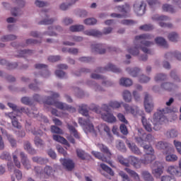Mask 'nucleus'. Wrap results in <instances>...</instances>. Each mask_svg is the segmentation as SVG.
Listing matches in <instances>:
<instances>
[{"label":"nucleus","mask_w":181,"mask_h":181,"mask_svg":"<svg viewBox=\"0 0 181 181\" xmlns=\"http://www.w3.org/2000/svg\"><path fill=\"white\" fill-rule=\"evenodd\" d=\"M92 154L97 159L102 160V162H105L106 163H108V165H110V166H111L112 168H114L112 161L111 160H110V158H108V157L107 158V157L104 156V155H103V153H101L98 151H92Z\"/></svg>","instance_id":"18"},{"label":"nucleus","mask_w":181,"mask_h":181,"mask_svg":"<svg viewBox=\"0 0 181 181\" xmlns=\"http://www.w3.org/2000/svg\"><path fill=\"white\" fill-rule=\"evenodd\" d=\"M117 160L123 165V166H126L127 168H129V157L128 158H124L122 156H117Z\"/></svg>","instance_id":"39"},{"label":"nucleus","mask_w":181,"mask_h":181,"mask_svg":"<svg viewBox=\"0 0 181 181\" xmlns=\"http://www.w3.org/2000/svg\"><path fill=\"white\" fill-rule=\"evenodd\" d=\"M153 155L152 154H145L144 155V158L141 159V163L144 165H149L154 160Z\"/></svg>","instance_id":"37"},{"label":"nucleus","mask_w":181,"mask_h":181,"mask_svg":"<svg viewBox=\"0 0 181 181\" xmlns=\"http://www.w3.org/2000/svg\"><path fill=\"white\" fill-rule=\"evenodd\" d=\"M140 30H144V32H151V30H153L155 27L152 24H144L139 27Z\"/></svg>","instance_id":"54"},{"label":"nucleus","mask_w":181,"mask_h":181,"mask_svg":"<svg viewBox=\"0 0 181 181\" xmlns=\"http://www.w3.org/2000/svg\"><path fill=\"white\" fill-rule=\"evenodd\" d=\"M90 49L93 53L104 54L106 52L107 47L104 44H92Z\"/></svg>","instance_id":"13"},{"label":"nucleus","mask_w":181,"mask_h":181,"mask_svg":"<svg viewBox=\"0 0 181 181\" xmlns=\"http://www.w3.org/2000/svg\"><path fill=\"white\" fill-rule=\"evenodd\" d=\"M151 168L152 169V174L157 179H159L163 175V165L162 163L156 161L151 164Z\"/></svg>","instance_id":"6"},{"label":"nucleus","mask_w":181,"mask_h":181,"mask_svg":"<svg viewBox=\"0 0 181 181\" xmlns=\"http://www.w3.org/2000/svg\"><path fill=\"white\" fill-rule=\"evenodd\" d=\"M20 157L23 166L27 170H29V169H32V165L30 164V160H29V158H28V156L25 152L21 151L20 152Z\"/></svg>","instance_id":"15"},{"label":"nucleus","mask_w":181,"mask_h":181,"mask_svg":"<svg viewBox=\"0 0 181 181\" xmlns=\"http://www.w3.org/2000/svg\"><path fill=\"white\" fill-rule=\"evenodd\" d=\"M152 21H156V22H159L158 25L160 28H166V23H163L166 21H170V18L168 16H160L158 14L153 15L151 17Z\"/></svg>","instance_id":"10"},{"label":"nucleus","mask_w":181,"mask_h":181,"mask_svg":"<svg viewBox=\"0 0 181 181\" xmlns=\"http://www.w3.org/2000/svg\"><path fill=\"white\" fill-rule=\"evenodd\" d=\"M144 108L146 112H151L153 110V103H152V96L148 93H145L144 97Z\"/></svg>","instance_id":"12"},{"label":"nucleus","mask_w":181,"mask_h":181,"mask_svg":"<svg viewBox=\"0 0 181 181\" xmlns=\"http://www.w3.org/2000/svg\"><path fill=\"white\" fill-rule=\"evenodd\" d=\"M162 11L163 12H168V13H176L177 12V8L172 4H164L162 6Z\"/></svg>","instance_id":"26"},{"label":"nucleus","mask_w":181,"mask_h":181,"mask_svg":"<svg viewBox=\"0 0 181 181\" xmlns=\"http://www.w3.org/2000/svg\"><path fill=\"white\" fill-rule=\"evenodd\" d=\"M98 148H99V149H100V151H101V152L107 155L108 159H111V156H112V153H111V151H110V149H108V147H107V146H105L103 144H98Z\"/></svg>","instance_id":"33"},{"label":"nucleus","mask_w":181,"mask_h":181,"mask_svg":"<svg viewBox=\"0 0 181 181\" xmlns=\"http://www.w3.org/2000/svg\"><path fill=\"white\" fill-rule=\"evenodd\" d=\"M156 148L159 151H170L172 145L166 141H160L156 144Z\"/></svg>","instance_id":"21"},{"label":"nucleus","mask_w":181,"mask_h":181,"mask_svg":"<svg viewBox=\"0 0 181 181\" xmlns=\"http://www.w3.org/2000/svg\"><path fill=\"white\" fill-rule=\"evenodd\" d=\"M6 135L7 140L8 141L11 148H16L17 142H16V139H15L13 136L9 134H6Z\"/></svg>","instance_id":"43"},{"label":"nucleus","mask_w":181,"mask_h":181,"mask_svg":"<svg viewBox=\"0 0 181 181\" xmlns=\"http://www.w3.org/2000/svg\"><path fill=\"white\" fill-rule=\"evenodd\" d=\"M116 148L118 149V151H120V152H127V147L125 146V144H124L121 140L117 141Z\"/></svg>","instance_id":"45"},{"label":"nucleus","mask_w":181,"mask_h":181,"mask_svg":"<svg viewBox=\"0 0 181 181\" xmlns=\"http://www.w3.org/2000/svg\"><path fill=\"white\" fill-rule=\"evenodd\" d=\"M86 36H93V37H100L103 36V33L98 30L91 29L86 30L83 32Z\"/></svg>","instance_id":"27"},{"label":"nucleus","mask_w":181,"mask_h":181,"mask_svg":"<svg viewBox=\"0 0 181 181\" xmlns=\"http://www.w3.org/2000/svg\"><path fill=\"white\" fill-rule=\"evenodd\" d=\"M170 112V109L169 107H165L163 109H158L156 113L153 115V129L154 131H160L162 128V124L166 121V117L165 114H169Z\"/></svg>","instance_id":"2"},{"label":"nucleus","mask_w":181,"mask_h":181,"mask_svg":"<svg viewBox=\"0 0 181 181\" xmlns=\"http://www.w3.org/2000/svg\"><path fill=\"white\" fill-rule=\"evenodd\" d=\"M105 71H112L113 73H121V69L117 68L112 64H108L105 68H98L95 70L96 73H105Z\"/></svg>","instance_id":"11"},{"label":"nucleus","mask_w":181,"mask_h":181,"mask_svg":"<svg viewBox=\"0 0 181 181\" xmlns=\"http://www.w3.org/2000/svg\"><path fill=\"white\" fill-rule=\"evenodd\" d=\"M129 165H132L135 169H141L142 166V160L135 156H129Z\"/></svg>","instance_id":"19"},{"label":"nucleus","mask_w":181,"mask_h":181,"mask_svg":"<svg viewBox=\"0 0 181 181\" xmlns=\"http://www.w3.org/2000/svg\"><path fill=\"white\" fill-rule=\"evenodd\" d=\"M32 160L33 162H35V163H39L40 165H45L48 162L47 159L40 156H34L32 158Z\"/></svg>","instance_id":"40"},{"label":"nucleus","mask_w":181,"mask_h":181,"mask_svg":"<svg viewBox=\"0 0 181 181\" xmlns=\"http://www.w3.org/2000/svg\"><path fill=\"white\" fill-rule=\"evenodd\" d=\"M48 31H45L42 33V35H45L46 36H58L59 34L57 33L54 32V30H56L59 33H63L64 29H63V27L61 25H50L47 28Z\"/></svg>","instance_id":"7"},{"label":"nucleus","mask_w":181,"mask_h":181,"mask_svg":"<svg viewBox=\"0 0 181 181\" xmlns=\"http://www.w3.org/2000/svg\"><path fill=\"white\" fill-rule=\"evenodd\" d=\"M35 52L32 49H23L19 51L18 54L16 56L17 57H28V56H30V54H33Z\"/></svg>","instance_id":"35"},{"label":"nucleus","mask_w":181,"mask_h":181,"mask_svg":"<svg viewBox=\"0 0 181 181\" xmlns=\"http://www.w3.org/2000/svg\"><path fill=\"white\" fill-rule=\"evenodd\" d=\"M47 93L50 96L45 97V99L44 100L45 109L50 107V106H47V105H54V103L56 102V100H54L60 97V94H59V93L57 92L49 90Z\"/></svg>","instance_id":"5"},{"label":"nucleus","mask_w":181,"mask_h":181,"mask_svg":"<svg viewBox=\"0 0 181 181\" xmlns=\"http://www.w3.org/2000/svg\"><path fill=\"white\" fill-rule=\"evenodd\" d=\"M155 42L157 45H159L160 46H164V47H166L168 46V42H166V40H164L162 37H158L155 39Z\"/></svg>","instance_id":"59"},{"label":"nucleus","mask_w":181,"mask_h":181,"mask_svg":"<svg viewBox=\"0 0 181 181\" xmlns=\"http://www.w3.org/2000/svg\"><path fill=\"white\" fill-rule=\"evenodd\" d=\"M126 71H127V73L130 74L132 77H138V74L141 73V68H138V67H134V68L128 67L126 69Z\"/></svg>","instance_id":"31"},{"label":"nucleus","mask_w":181,"mask_h":181,"mask_svg":"<svg viewBox=\"0 0 181 181\" xmlns=\"http://www.w3.org/2000/svg\"><path fill=\"white\" fill-rule=\"evenodd\" d=\"M101 118L103 121H105V122H108L109 124H114V122L117 121V117L108 111L102 113Z\"/></svg>","instance_id":"17"},{"label":"nucleus","mask_w":181,"mask_h":181,"mask_svg":"<svg viewBox=\"0 0 181 181\" xmlns=\"http://www.w3.org/2000/svg\"><path fill=\"white\" fill-rule=\"evenodd\" d=\"M170 76L171 77V78H173V80H174V81H176L177 83H180V76L177 75V72L176 71H171L170 73Z\"/></svg>","instance_id":"57"},{"label":"nucleus","mask_w":181,"mask_h":181,"mask_svg":"<svg viewBox=\"0 0 181 181\" xmlns=\"http://www.w3.org/2000/svg\"><path fill=\"white\" fill-rule=\"evenodd\" d=\"M18 155H19V150L16 149L13 153V160L15 166L18 169H21V161H19V159H18Z\"/></svg>","instance_id":"36"},{"label":"nucleus","mask_w":181,"mask_h":181,"mask_svg":"<svg viewBox=\"0 0 181 181\" xmlns=\"http://www.w3.org/2000/svg\"><path fill=\"white\" fill-rule=\"evenodd\" d=\"M90 78H94L95 80H103L102 81V84L103 86H105L106 87H111V86L114 85V83L110 81H106L107 78L105 77L98 74H91Z\"/></svg>","instance_id":"16"},{"label":"nucleus","mask_w":181,"mask_h":181,"mask_svg":"<svg viewBox=\"0 0 181 181\" xmlns=\"http://www.w3.org/2000/svg\"><path fill=\"white\" fill-rule=\"evenodd\" d=\"M78 111L79 114H81L84 117H88V118H90L91 119H93V117L90 115V113H88V109L87 105L86 104L80 105L78 106Z\"/></svg>","instance_id":"25"},{"label":"nucleus","mask_w":181,"mask_h":181,"mask_svg":"<svg viewBox=\"0 0 181 181\" xmlns=\"http://www.w3.org/2000/svg\"><path fill=\"white\" fill-rule=\"evenodd\" d=\"M97 22L98 21L95 18H88L83 21V23L88 26H94V25H97Z\"/></svg>","instance_id":"52"},{"label":"nucleus","mask_w":181,"mask_h":181,"mask_svg":"<svg viewBox=\"0 0 181 181\" xmlns=\"http://www.w3.org/2000/svg\"><path fill=\"white\" fill-rule=\"evenodd\" d=\"M123 107L127 114H132V115H136V114H139L140 111L139 108L136 107L134 108L128 104H124Z\"/></svg>","instance_id":"28"},{"label":"nucleus","mask_w":181,"mask_h":181,"mask_svg":"<svg viewBox=\"0 0 181 181\" xmlns=\"http://www.w3.org/2000/svg\"><path fill=\"white\" fill-rule=\"evenodd\" d=\"M179 158L176 154H168L165 156L166 162H176Z\"/></svg>","instance_id":"61"},{"label":"nucleus","mask_w":181,"mask_h":181,"mask_svg":"<svg viewBox=\"0 0 181 181\" xmlns=\"http://www.w3.org/2000/svg\"><path fill=\"white\" fill-rule=\"evenodd\" d=\"M43 172L46 176H53L54 175V169L50 165H46L44 168Z\"/></svg>","instance_id":"50"},{"label":"nucleus","mask_w":181,"mask_h":181,"mask_svg":"<svg viewBox=\"0 0 181 181\" xmlns=\"http://www.w3.org/2000/svg\"><path fill=\"white\" fill-rule=\"evenodd\" d=\"M141 177L146 181H153V177H152L150 172L146 170L141 171Z\"/></svg>","instance_id":"47"},{"label":"nucleus","mask_w":181,"mask_h":181,"mask_svg":"<svg viewBox=\"0 0 181 181\" xmlns=\"http://www.w3.org/2000/svg\"><path fill=\"white\" fill-rule=\"evenodd\" d=\"M135 140L144 148L146 155H153L155 153V150H153V148L151 145H145L144 144L142 137H135Z\"/></svg>","instance_id":"9"},{"label":"nucleus","mask_w":181,"mask_h":181,"mask_svg":"<svg viewBox=\"0 0 181 181\" xmlns=\"http://www.w3.org/2000/svg\"><path fill=\"white\" fill-rule=\"evenodd\" d=\"M100 166L103 169V170L106 172V173H108L110 176H114V171L112 170V169H111V168L108 167V165L102 163L100 165Z\"/></svg>","instance_id":"55"},{"label":"nucleus","mask_w":181,"mask_h":181,"mask_svg":"<svg viewBox=\"0 0 181 181\" xmlns=\"http://www.w3.org/2000/svg\"><path fill=\"white\" fill-rule=\"evenodd\" d=\"M168 173L172 176H176L177 177H181V170L176 165H170L167 169Z\"/></svg>","instance_id":"20"},{"label":"nucleus","mask_w":181,"mask_h":181,"mask_svg":"<svg viewBox=\"0 0 181 181\" xmlns=\"http://www.w3.org/2000/svg\"><path fill=\"white\" fill-rule=\"evenodd\" d=\"M98 129L99 132H103V131L106 132L108 138H111V130L110 129V127L107 126L105 124H101L98 126Z\"/></svg>","instance_id":"34"},{"label":"nucleus","mask_w":181,"mask_h":181,"mask_svg":"<svg viewBox=\"0 0 181 181\" xmlns=\"http://www.w3.org/2000/svg\"><path fill=\"white\" fill-rule=\"evenodd\" d=\"M139 83H146L151 81V77L147 76L146 75L141 74L139 76Z\"/></svg>","instance_id":"62"},{"label":"nucleus","mask_w":181,"mask_h":181,"mask_svg":"<svg viewBox=\"0 0 181 181\" xmlns=\"http://www.w3.org/2000/svg\"><path fill=\"white\" fill-rule=\"evenodd\" d=\"M18 37L15 35H8L3 36L1 40V42H11V40H16Z\"/></svg>","instance_id":"58"},{"label":"nucleus","mask_w":181,"mask_h":181,"mask_svg":"<svg viewBox=\"0 0 181 181\" xmlns=\"http://www.w3.org/2000/svg\"><path fill=\"white\" fill-rule=\"evenodd\" d=\"M70 32L77 33L84 30V25H73L69 27Z\"/></svg>","instance_id":"41"},{"label":"nucleus","mask_w":181,"mask_h":181,"mask_svg":"<svg viewBox=\"0 0 181 181\" xmlns=\"http://www.w3.org/2000/svg\"><path fill=\"white\" fill-rule=\"evenodd\" d=\"M8 105L10 108H12L13 111H15V112H19L20 114H22L24 112L25 114H27L28 117H37L39 115V112H37V109L36 107H33L31 110L26 107H20L16 106V105L8 103Z\"/></svg>","instance_id":"3"},{"label":"nucleus","mask_w":181,"mask_h":181,"mask_svg":"<svg viewBox=\"0 0 181 181\" xmlns=\"http://www.w3.org/2000/svg\"><path fill=\"white\" fill-rule=\"evenodd\" d=\"M165 135L167 138H176L179 133L177 132L176 129H169L165 133Z\"/></svg>","instance_id":"48"},{"label":"nucleus","mask_w":181,"mask_h":181,"mask_svg":"<svg viewBox=\"0 0 181 181\" xmlns=\"http://www.w3.org/2000/svg\"><path fill=\"white\" fill-rule=\"evenodd\" d=\"M168 37L170 42H174V43H176V42L179 40V34H177L176 32H173L168 34Z\"/></svg>","instance_id":"53"},{"label":"nucleus","mask_w":181,"mask_h":181,"mask_svg":"<svg viewBox=\"0 0 181 181\" xmlns=\"http://www.w3.org/2000/svg\"><path fill=\"white\" fill-rule=\"evenodd\" d=\"M76 15L79 18H87V16H88V11L86 10H78Z\"/></svg>","instance_id":"64"},{"label":"nucleus","mask_w":181,"mask_h":181,"mask_svg":"<svg viewBox=\"0 0 181 181\" xmlns=\"http://www.w3.org/2000/svg\"><path fill=\"white\" fill-rule=\"evenodd\" d=\"M122 95L123 100H124L126 103H131V101H132V95L131 94V92H129V90H124L122 93Z\"/></svg>","instance_id":"46"},{"label":"nucleus","mask_w":181,"mask_h":181,"mask_svg":"<svg viewBox=\"0 0 181 181\" xmlns=\"http://www.w3.org/2000/svg\"><path fill=\"white\" fill-rule=\"evenodd\" d=\"M78 124L82 127L84 132L86 134H91L93 136H97V131L94 129V124L91 123L90 119L84 120L83 118L80 117L78 119Z\"/></svg>","instance_id":"4"},{"label":"nucleus","mask_w":181,"mask_h":181,"mask_svg":"<svg viewBox=\"0 0 181 181\" xmlns=\"http://www.w3.org/2000/svg\"><path fill=\"white\" fill-rule=\"evenodd\" d=\"M73 125L67 124V127H68L69 130L70 131L71 134L72 135H74V138H76V139H80V134L76 129V128H77L78 127V125H77V123L76 122H73Z\"/></svg>","instance_id":"24"},{"label":"nucleus","mask_w":181,"mask_h":181,"mask_svg":"<svg viewBox=\"0 0 181 181\" xmlns=\"http://www.w3.org/2000/svg\"><path fill=\"white\" fill-rule=\"evenodd\" d=\"M155 37L151 34H142L135 37L134 45L127 48V52L132 56H139V49L146 53L147 54H153V52L148 47L153 46V42L148 41L151 40Z\"/></svg>","instance_id":"1"},{"label":"nucleus","mask_w":181,"mask_h":181,"mask_svg":"<svg viewBox=\"0 0 181 181\" xmlns=\"http://www.w3.org/2000/svg\"><path fill=\"white\" fill-rule=\"evenodd\" d=\"M141 122L147 132H152V124H151V122H149V120H148L145 116H141Z\"/></svg>","instance_id":"30"},{"label":"nucleus","mask_w":181,"mask_h":181,"mask_svg":"<svg viewBox=\"0 0 181 181\" xmlns=\"http://www.w3.org/2000/svg\"><path fill=\"white\" fill-rule=\"evenodd\" d=\"M42 20L38 22V25H52L56 22L57 19L50 18L47 14V10H43L40 13Z\"/></svg>","instance_id":"8"},{"label":"nucleus","mask_w":181,"mask_h":181,"mask_svg":"<svg viewBox=\"0 0 181 181\" xmlns=\"http://www.w3.org/2000/svg\"><path fill=\"white\" fill-rule=\"evenodd\" d=\"M160 88L163 91H172L175 88V84L172 82H163L160 84Z\"/></svg>","instance_id":"29"},{"label":"nucleus","mask_w":181,"mask_h":181,"mask_svg":"<svg viewBox=\"0 0 181 181\" xmlns=\"http://www.w3.org/2000/svg\"><path fill=\"white\" fill-rule=\"evenodd\" d=\"M124 170L132 177H133L135 180L139 181L141 180V178L139 177V175L135 172L134 170H131V168H124Z\"/></svg>","instance_id":"38"},{"label":"nucleus","mask_w":181,"mask_h":181,"mask_svg":"<svg viewBox=\"0 0 181 181\" xmlns=\"http://www.w3.org/2000/svg\"><path fill=\"white\" fill-rule=\"evenodd\" d=\"M11 13L13 16H21L23 13L21 8L17 7L11 8Z\"/></svg>","instance_id":"60"},{"label":"nucleus","mask_w":181,"mask_h":181,"mask_svg":"<svg viewBox=\"0 0 181 181\" xmlns=\"http://www.w3.org/2000/svg\"><path fill=\"white\" fill-rule=\"evenodd\" d=\"M117 11L119 12H124L127 13L129 11V4H125L124 6H117Z\"/></svg>","instance_id":"63"},{"label":"nucleus","mask_w":181,"mask_h":181,"mask_svg":"<svg viewBox=\"0 0 181 181\" xmlns=\"http://www.w3.org/2000/svg\"><path fill=\"white\" fill-rule=\"evenodd\" d=\"M126 144L128 148L132 152V153H134V155H139V156L142 155V151H141V150L139 149V148L137 147L135 143H130L129 141H127Z\"/></svg>","instance_id":"23"},{"label":"nucleus","mask_w":181,"mask_h":181,"mask_svg":"<svg viewBox=\"0 0 181 181\" xmlns=\"http://www.w3.org/2000/svg\"><path fill=\"white\" fill-rule=\"evenodd\" d=\"M54 107H56V108H58L59 110H71V107L70 105H67L66 103L55 101L54 103Z\"/></svg>","instance_id":"32"},{"label":"nucleus","mask_w":181,"mask_h":181,"mask_svg":"<svg viewBox=\"0 0 181 181\" xmlns=\"http://www.w3.org/2000/svg\"><path fill=\"white\" fill-rule=\"evenodd\" d=\"M76 155L78 158H79V159H81L82 160H85V159H87L88 156V154H87L86 151L80 148L76 149Z\"/></svg>","instance_id":"44"},{"label":"nucleus","mask_w":181,"mask_h":181,"mask_svg":"<svg viewBox=\"0 0 181 181\" xmlns=\"http://www.w3.org/2000/svg\"><path fill=\"white\" fill-rule=\"evenodd\" d=\"M61 163L66 170H73L74 169V162L71 159H61Z\"/></svg>","instance_id":"22"},{"label":"nucleus","mask_w":181,"mask_h":181,"mask_svg":"<svg viewBox=\"0 0 181 181\" xmlns=\"http://www.w3.org/2000/svg\"><path fill=\"white\" fill-rule=\"evenodd\" d=\"M53 139L57 142H60L61 144H64V145H67V146H70L67 140L64 139V137L63 136L55 134V135H53Z\"/></svg>","instance_id":"42"},{"label":"nucleus","mask_w":181,"mask_h":181,"mask_svg":"<svg viewBox=\"0 0 181 181\" xmlns=\"http://www.w3.org/2000/svg\"><path fill=\"white\" fill-rule=\"evenodd\" d=\"M146 4L144 1L135 3L134 5V12L139 16H142L145 13V8Z\"/></svg>","instance_id":"14"},{"label":"nucleus","mask_w":181,"mask_h":181,"mask_svg":"<svg viewBox=\"0 0 181 181\" xmlns=\"http://www.w3.org/2000/svg\"><path fill=\"white\" fill-rule=\"evenodd\" d=\"M119 84L124 87H129L132 84V80L128 78H122L119 80Z\"/></svg>","instance_id":"49"},{"label":"nucleus","mask_w":181,"mask_h":181,"mask_svg":"<svg viewBox=\"0 0 181 181\" xmlns=\"http://www.w3.org/2000/svg\"><path fill=\"white\" fill-rule=\"evenodd\" d=\"M155 81H165V80H168V75L165 74H157L154 77Z\"/></svg>","instance_id":"56"},{"label":"nucleus","mask_w":181,"mask_h":181,"mask_svg":"<svg viewBox=\"0 0 181 181\" xmlns=\"http://www.w3.org/2000/svg\"><path fill=\"white\" fill-rule=\"evenodd\" d=\"M34 144L37 148H45V141L40 139V137L35 136Z\"/></svg>","instance_id":"51"}]
</instances>
